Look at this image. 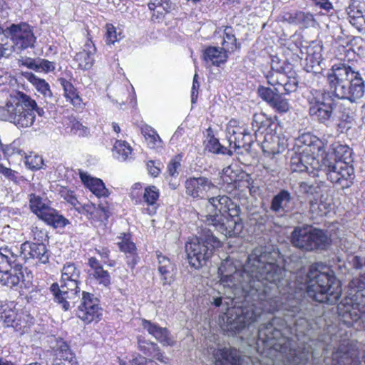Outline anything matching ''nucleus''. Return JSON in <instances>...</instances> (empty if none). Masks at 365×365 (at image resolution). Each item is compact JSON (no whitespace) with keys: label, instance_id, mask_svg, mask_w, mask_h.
<instances>
[{"label":"nucleus","instance_id":"obj_33","mask_svg":"<svg viewBox=\"0 0 365 365\" xmlns=\"http://www.w3.org/2000/svg\"><path fill=\"white\" fill-rule=\"evenodd\" d=\"M94 52L92 51L83 50L77 53L74 57V60L78 63V68L82 70L90 69L93 64Z\"/></svg>","mask_w":365,"mask_h":365},{"label":"nucleus","instance_id":"obj_31","mask_svg":"<svg viewBox=\"0 0 365 365\" xmlns=\"http://www.w3.org/2000/svg\"><path fill=\"white\" fill-rule=\"evenodd\" d=\"M331 150L334 155V158H332L333 161L347 162V163L353 162L352 150L348 145L336 143L331 145Z\"/></svg>","mask_w":365,"mask_h":365},{"label":"nucleus","instance_id":"obj_52","mask_svg":"<svg viewBox=\"0 0 365 365\" xmlns=\"http://www.w3.org/2000/svg\"><path fill=\"white\" fill-rule=\"evenodd\" d=\"M0 173L2 174L8 180H11L16 183L18 182L17 172L11 170V168L5 167L2 164H0Z\"/></svg>","mask_w":365,"mask_h":365},{"label":"nucleus","instance_id":"obj_18","mask_svg":"<svg viewBox=\"0 0 365 365\" xmlns=\"http://www.w3.org/2000/svg\"><path fill=\"white\" fill-rule=\"evenodd\" d=\"M272 123L269 119L265 120H262L260 121V125L259 130L264 129V139L262 142V149L264 152L270 153H279L283 152L286 148V145L284 142L282 143L279 142V137L273 133V129L272 128Z\"/></svg>","mask_w":365,"mask_h":365},{"label":"nucleus","instance_id":"obj_9","mask_svg":"<svg viewBox=\"0 0 365 365\" xmlns=\"http://www.w3.org/2000/svg\"><path fill=\"white\" fill-rule=\"evenodd\" d=\"M81 271L74 263H66L62 269L60 284L53 283L51 286L55 300L61 304L62 308L67 311L73 306L76 299L79 298L78 287Z\"/></svg>","mask_w":365,"mask_h":365},{"label":"nucleus","instance_id":"obj_51","mask_svg":"<svg viewBox=\"0 0 365 365\" xmlns=\"http://www.w3.org/2000/svg\"><path fill=\"white\" fill-rule=\"evenodd\" d=\"M142 133L147 140H150V143L153 145H155L157 140H160V138L156 131L150 126L146 125L142 128Z\"/></svg>","mask_w":365,"mask_h":365},{"label":"nucleus","instance_id":"obj_49","mask_svg":"<svg viewBox=\"0 0 365 365\" xmlns=\"http://www.w3.org/2000/svg\"><path fill=\"white\" fill-rule=\"evenodd\" d=\"M300 191L307 195H314L318 194L320 187L317 184H310L307 182H302L299 184Z\"/></svg>","mask_w":365,"mask_h":365},{"label":"nucleus","instance_id":"obj_19","mask_svg":"<svg viewBox=\"0 0 365 365\" xmlns=\"http://www.w3.org/2000/svg\"><path fill=\"white\" fill-rule=\"evenodd\" d=\"M266 78L269 85L277 86V88H279L284 94H289L297 90L299 82L297 78L292 75L286 74L285 71L267 74Z\"/></svg>","mask_w":365,"mask_h":365},{"label":"nucleus","instance_id":"obj_45","mask_svg":"<svg viewBox=\"0 0 365 365\" xmlns=\"http://www.w3.org/2000/svg\"><path fill=\"white\" fill-rule=\"evenodd\" d=\"M113 149L118 154L117 158L123 160H126L132 151L130 146L126 142L121 140L115 142Z\"/></svg>","mask_w":365,"mask_h":365},{"label":"nucleus","instance_id":"obj_17","mask_svg":"<svg viewBox=\"0 0 365 365\" xmlns=\"http://www.w3.org/2000/svg\"><path fill=\"white\" fill-rule=\"evenodd\" d=\"M230 122L227 131L229 134L228 140L230 145L234 144L235 150L243 148L248 152L254 142L253 137L249 130L244 127L234 126Z\"/></svg>","mask_w":365,"mask_h":365},{"label":"nucleus","instance_id":"obj_22","mask_svg":"<svg viewBox=\"0 0 365 365\" xmlns=\"http://www.w3.org/2000/svg\"><path fill=\"white\" fill-rule=\"evenodd\" d=\"M138 349L147 356L155 359L162 363L167 364L168 362V358L163 356L158 345L155 342L146 339L145 337L143 336L138 337Z\"/></svg>","mask_w":365,"mask_h":365},{"label":"nucleus","instance_id":"obj_37","mask_svg":"<svg viewBox=\"0 0 365 365\" xmlns=\"http://www.w3.org/2000/svg\"><path fill=\"white\" fill-rule=\"evenodd\" d=\"M344 269L350 272L352 269L361 270L365 267V258L358 255H349L344 262Z\"/></svg>","mask_w":365,"mask_h":365},{"label":"nucleus","instance_id":"obj_39","mask_svg":"<svg viewBox=\"0 0 365 365\" xmlns=\"http://www.w3.org/2000/svg\"><path fill=\"white\" fill-rule=\"evenodd\" d=\"M117 242L120 250L126 255L136 252V247L134 242L130 240L129 234L123 233L118 237Z\"/></svg>","mask_w":365,"mask_h":365},{"label":"nucleus","instance_id":"obj_27","mask_svg":"<svg viewBox=\"0 0 365 365\" xmlns=\"http://www.w3.org/2000/svg\"><path fill=\"white\" fill-rule=\"evenodd\" d=\"M22 314H18L15 310L9 308L0 314V324L4 327L21 330L26 327V322L22 319Z\"/></svg>","mask_w":365,"mask_h":365},{"label":"nucleus","instance_id":"obj_8","mask_svg":"<svg viewBox=\"0 0 365 365\" xmlns=\"http://www.w3.org/2000/svg\"><path fill=\"white\" fill-rule=\"evenodd\" d=\"M290 242L293 247L303 252H317L327 250L332 240L327 230L304 225L294 227Z\"/></svg>","mask_w":365,"mask_h":365},{"label":"nucleus","instance_id":"obj_29","mask_svg":"<svg viewBox=\"0 0 365 365\" xmlns=\"http://www.w3.org/2000/svg\"><path fill=\"white\" fill-rule=\"evenodd\" d=\"M80 177L82 182L96 196L108 197L109 195L108 190L101 179L91 178L84 173H81Z\"/></svg>","mask_w":365,"mask_h":365},{"label":"nucleus","instance_id":"obj_25","mask_svg":"<svg viewBox=\"0 0 365 365\" xmlns=\"http://www.w3.org/2000/svg\"><path fill=\"white\" fill-rule=\"evenodd\" d=\"M215 365H241L239 351L232 347L218 349L214 353Z\"/></svg>","mask_w":365,"mask_h":365},{"label":"nucleus","instance_id":"obj_56","mask_svg":"<svg viewBox=\"0 0 365 365\" xmlns=\"http://www.w3.org/2000/svg\"><path fill=\"white\" fill-rule=\"evenodd\" d=\"M198 75L197 73L195 74L193 77L192 86V93H191V101L192 103L196 102L198 90L200 88V83L197 81Z\"/></svg>","mask_w":365,"mask_h":365},{"label":"nucleus","instance_id":"obj_50","mask_svg":"<svg viewBox=\"0 0 365 365\" xmlns=\"http://www.w3.org/2000/svg\"><path fill=\"white\" fill-rule=\"evenodd\" d=\"M118 40L115 28L112 24H107L106 33V43L109 45L114 44Z\"/></svg>","mask_w":365,"mask_h":365},{"label":"nucleus","instance_id":"obj_57","mask_svg":"<svg viewBox=\"0 0 365 365\" xmlns=\"http://www.w3.org/2000/svg\"><path fill=\"white\" fill-rule=\"evenodd\" d=\"M159 165H160L159 163H156L153 160H150V161L148 162V163H147V168H148V170L149 173L152 176L157 177L159 175V173L160 172V169L159 168Z\"/></svg>","mask_w":365,"mask_h":365},{"label":"nucleus","instance_id":"obj_53","mask_svg":"<svg viewBox=\"0 0 365 365\" xmlns=\"http://www.w3.org/2000/svg\"><path fill=\"white\" fill-rule=\"evenodd\" d=\"M32 233L34 237V242H42L43 243L48 239L47 234L45 231L39 230L37 227H32Z\"/></svg>","mask_w":365,"mask_h":365},{"label":"nucleus","instance_id":"obj_34","mask_svg":"<svg viewBox=\"0 0 365 365\" xmlns=\"http://www.w3.org/2000/svg\"><path fill=\"white\" fill-rule=\"evenodd\" d=\"M56 359L74 361L76 359L74 354L69 349L68 345L63 341H57L56 345L53 347Z\"/></svg>","mask_w":365,"mask_h":365},{"label":"nucleus","instance_id":"obj_15","mask_svg":"<svg viewBox=\"0 0 365 365\" xmlns=\"http://www.w3.org/2000/svg\"><path fill=\"white\" fill-rule=\"evenodd\" d=\"M20 257L25 262L36 260V263L46 264L49 260V253L46 245L42 242H31L26 241L21 244Z\"/></svg>","mask_w":365,"mask_h":365},{"label":"nucleus","instance_id":"obj_32","mask_svg":"<svg viewBox=\"0 0 365 365\" xmlns=\"http://www.w3.org/2000/svg\"><path fill=\"white\" fill-rule=\"evenodd\" d=\"M16 252H14L11 249L6 247L0 248V263H7L11 269H13L16 264H21L20 260L22 257H20V251L16 247Z\"/></svg>","mask_w":365,"mask_h":365},{"label":"nucleus","instance_id":"obj_3","mask_svg":"<svg viewBox=\"0 0 365 365\" xmlns=\"http://www.w3.org/2000/svg\"><path fill=\"white\" fill-rule=\"evenodd\" d=\"M240 212V207L228 196L219 195L208 199L205 212L200 216L207 225L214 226L226 237H232L243 230Z\"/></svg>","mask_w":365,"mask_h":365},{"label":"nucleus","instance_id":"obj_5","mask_svg":"<svg viewBox=\"0 0 365 365\" xmlns=\"http://www.w3.org/2000/svg\"><path fill=\"white\" fill-rule=\"evenodd\" d=\"M296 145L299 152H295L290 159V169L296 173H313L319 170L321 160L316 158L322 152L325 153L323 142L310 133H304L296 139Z\"/></svg>","mask_w":365,"mask_h":365},{"label":"nucleus","instance_id":"obj_28","mask_svg":"<svg viewBox=\"0 0 365 365\" xmlns=\"http://www.w3.org/2000/svg\"><path fill=\"white\" fill-rule=\"evenodd\" d=\"M227 58V52L223 48L208 46L203 52V60L206 63H210L212 66H220L225 63Z\"/></svg>","mask_w":365,"mask_h":365},{"label":"nucleus","instance_id":"obj_4","mask_svg":"<svg viewBox=\"0 0 365 365\" xmlns=\"http://www.w3.org/2000/svg\"><path fill=\"white\" fill-rule=\"evenodd\" d=\"M304 286L308 297L319 303L334 304L342 292L341 282L332 270L322 272L314 265L306 275Z\"/></svg>","mask_w":365,"mask_h":365},{"label":"nucleus","instance_id":"obj_14","mask_svg":"<svg viewBox=\"0 0 365 365\" xmlns=\"http://www.w3.org/2000/svg\"><path fill=\"white\" fill-rule=\"evenodd\" d=\"M294 201L292 193L286 189H280L272 197L269 211L277 217L289 215L294 210Z\"/></svg>","mask_w":365,"mask_h":365},{"label":"nucleus","instance_id":"obj_24","mask_svg":"<svg viewBox=\"0 0 365 365\" xmlns=\"http://www.w3.org/2000/svg\"><path fill=\"white\" fill-rule=\"evenodd\" d=\"M283 21L289 24L299 26L300 28L312 26L315 20L314 16L309 12L302 11H291L284 13Z\"/></svg>","mask_w":365,"mask_h":365},{"label":"nucleus","instance_id":"obj_43","mask_svg":"<svg viewBox=\"0 0 365 365\" xmlns=\"http://www.w3.org/2000/svg\"><path fill=\"white\" fill-rule=\"evenodd\" d=\"M7 25L0 24V59L3 57L8 58L12 53V47H9L6 43H4L7 40V34H6Z\"/></svg>","mask_w":365,"mask_h":365},{"label":"nucleus","instance_id":"obj_26","mask_svg":"<svg viewBox=\"0 0 365 365\" xmlns=\"http://www.w3.org/2000/svg\"><path fill=\"white\" fill-rule=\"evenodd\" d=\"M142 325L150 334L153 336L162 344L165 346L173 344L170 332L166 328L160 327L157 324L152 323L146 319L143 320Z\"/></svg>","mask_w":365,"mask_h":365},{"label":"nucleus","instance_id":"obj_55","mask_svg":"<svg viewBox=\"0 0 365 365\" xmlns=\"http://www.w3.org/2000/svg\"><path fill=\"white\" fill-rule=\"evenodd\" d=\"M42 161L41 158L35 156L34 159L27 158L26 164L31 170H38L41 168Z\"/></svg>","mask_w":365,"mask_h":365},{"label":"nucleus","instance_id":"obj_41","mask_svg":"<svg viewBox=\"0 0 365 365\" xmlns=\"http://www.w3.org/2000/svg\"><path fill=\"white\" fill-rule=\"evenodd\" d=\"M59 81L63 88L65 97L69 99L73 103H76V101H80L79 96L73 84L65 78H60Z\"/></svg>","mask_w":365,"mask_h":365},{"label":"nucleus","instance_id":"obj_10","mask_svg":"<svg viewBox=\"0 0 365 365\" xmlns=\"http://www.w3.org/2000/svg\"><path fill=\"white\" fill-rule=\"evenodd\" d=\"M320 165L319 171L324 173L328 180L339 185L343 190L350 187L354 184L355 172L351 163L333 161L331 155L324 153Z\"/></svg>","mask_w":365,"mask_h":365},{"label":"nucleus","instance_id":"obj_46","mask_svg":"<svg viewBox=\"0 0 365 365\" xmlns=\"http://www.w3.org/2000/svg\"><path fill=\"white\" fill-rule=\"evenodd\" d=\"M258 95L260 98L266 101L269 105L273 101L278 92L272 90L270 88L259 86L257 90Z\"/></svg>","mask_w":365,"mask_h":365},{"label":"nucleus","instance_id":"obj_20","mask_svg":"<svg viewBox=\"0 0 365 365\" xmlns=\"http://www.w3.org/2000/svg\"><path fill=\"white\" fill-rule=\"evenodd\" d=\"M24 76L43 95L46 103L51 107L57 103L58 97L53 94L49 84L44 79L37 77L31 72H25Z\"/></svg>","mask_w":365,"mask_h":365},{"label":"nucleus","instance_id":"obj_61","mask_svg":"<svg viewBox=\"0 0 365 365\" xmlns=\"http://www.w3.org/2000/svg\"><path fill=\"white\" fill-rule=\"evenodd\" d=\"M126 259L128 267L133 269L139 260V257L138 256L137 252H135L126 255Z\"/></svg>","mask_w":365,"mask_h":365},{"label":"nucleus","instance_id":"obj_42","mask_svg":"<svg viewBox=\"0 0 365 365\" xmlns=\"http://www.w3.org/2000/svg\"><path fill=\"white\" fill-rule=\"evenodd\" d=\"M160 192L157 187L150 185L145 188L143 201L150 206H154L159 198Z\"/></svg>","mask_w":365,"mask_h":365},{"label":"nucleus","instance_id":"obj_13","mask_svg":"<svg viewBox=\"0 0 365 365\" xmlns=\"http://www.w3.org/2000/svg\"><path fill=\"white\" fill-rule=\"evenodd\" d=\"M185 193L193 199H205L209 192L217 189V186L209 178L200 175L190 177L185 182Z\"/></svg>","mask_w":365,"mask_h":365},{"label":"nucleus","instance_id":"obj_47","mask_svg":"<svg viewBox=\"0 0 365 365\" xmlns=\"http://www.w3.org/2000/svg\"><path fill=\"white\" fill-rule=\"evenodd\" d=\"M30 207L32 212L39 217L43 210L47 209L48 207L42 202L39 197L34 196L30 200Z\"/></svg>","mask_w":365,"mask_h":365},{"label":"nucleus","instance_id":"obj_58","mask_svg":"<svg viewBox=\"0 0 365 365\" xmlns=\"http://www.w3.org/2000/svg\"><path fill=\"white\" fill-rule=\"evenodd\" d=\"M180 166L179 161L172 160L168 165V172L170 176L178 174V169Z\"/></svg>","mask_w":365,"mask_h":365},{"label":"nucleus","instance_id":"obj_16","mask_svg":"<svg viewBox=\"0 0 365 365\" xmlns=\"http://www.w3.org/2000/svg\"><path fill=\"white\" fill-rule=\"evenodd\" d=\"M334 365H359V351L349 341L340 342L338 348L333 352Z\"/></svg>","mask_w":365,"mask_h":365},{"label":"nucleus","instance_id":"obj_44","mask_svg":"<svg viewBox=\"0 0 365 365\" xmlns=\"http://www.w3.org/2000/svg\"><path fill=\"white\" fill-rule=\"evenodd\" d=\"M74 202L71 203L74 205L75 210L80 214L86 215L88 219L93 218L96 207L94 204L88 202L86 204H81L76 199H74Z\"/></svg>","mask_w":365,"mask_h":365},{"label":"nucleus","instance_id":"obj_35","mask_svg":"<svg viewBox=\"0 0 365 365\" xmlns=\"http://www.w3.org/2000/svg\"><path fill=\"white\" fill-rule=\"evenodd\" d=\"M222 45L223 46L222 48L225 49L227 52H232L240 47V44L238 45L237 43V38L232 27H225Z\"/></svg>","mask_w":365,"mask_h":365},{"label":"nucleus","instance_id":"obj_59","mask_svg":"<svg viewBox=\"0 0 365 365\" xmlns=\"http://www.w3.org/2000/svg\"><path fill=\"white\" fill-rule=\"evenodd\" d=\"M284 71V67L283 66L279 65V62H278L277 61L272 59L271 64V71H269L267 74H273L275 73H282Z\"/></svg>","mask_w":365,"mask_h":365},{"label":"nucleus","instance_id":"obj_21","mask_svg":"<svg viewBox=\"0 0 365 365\" xmlns=\"http://www.w3.org/2000/svg\"><path fill=\"white\" fill-rule=\"evenodd\" d=\"M350 24L359 32H365V9L356 0H351L346 9Z\"/></svg>","mask_w":365,"mask_h":365},{"label":"nucleus","instance_id":"obj_64","mask_svg":"<svg viewBox=\"0 0 365 365\" xmlns=\"http://www.w3.org/2000/svg\"><path fill=\"white\" fill-rule=\"evenodd\" d=\"M143 362H145L144 356L138 354L130 360L129 364H127L126 362H120V365H142Z\"/></svg>","mask_w":365,"mask_h":365},{"label":"nucleus","instance_id":"obj_36","mask_svg":"<svg viewBox=\"0 0 365 365\" xmlns=\"http://www.w3.org/2000/svg\"><path fill=\"white\" fill-rule=\"evenodd\" d=\"M205 151H207L214 154H227L228 155H232V151L227 150V148L222 146L218 139L214 136L210 137L209 140L205 143Z\"/></svg>","mask_w":365,"mask_h":365},{"label":"nucleus","instance_id":"obj_54","mask_svg":"<svg viewBox=\"0 0 365 365\" xmlns=\"http://www.w3.org/2000/svg\"><path fill=\"white\" fill-rule=\"evenodd\" d=\"M39 71H44L46 73L53 71L55 69V63L46 59L38 58Z\"/></svg>","mask_w":365,"mask_h":365},{"label":"nucleus","instance_id":"obj_62","mask_svg":"<svg viewBox=\"0 0 365 365\" xmlns=\"http://www.w3.org/2000/svg\"><path fill=\"white\" fill-rule=\"evenodd\" d=\"M38 58L36 59H32V58H27L26 59L24 64L26 66L29 68L34 70L36 71H39V67H38Z\"/></svg>","mask_w":365,"mask_h":365},{"label":"nucleus","instance_id":"obj_6","mask_svg":"<svg viewBox=\"0 0 365 365\" xmlns=\"http://www.w3.org/2000/svg\"><path fill=\"white\" fill-rule=\"evenodd\" d=\"M35 112L39 116L44 115L43 108L38 107L35 100L21 91L11 95L4 107H0V115L19 128L31 126L35 120Z\"/></svg>","mask_w":365,"mask_h":365},{"label":"nucleus","instance_id":"obj_38","mask_svg":"<svg viewBox=\"0 0 365 365\" xmlns=\"http://www.w3.org/2000/svg\"><path fill=\"white\" fill-rule=\"evenodd\" d=\"M275 91L278 92L277 95L274 98L273 101L269 105L275 111L279 113H286L289 109V104L288 100L282 97L284 94L279 88H275Z\"/></svg>","mask_w":365,"mask_h":365},{"label":"nucleus","instance_id":"obj_40","mask_svg":"<svg viewBox=\"0 0 365 365\" xmlns=\"http://www.w3.org/2000/svg\"><path fill=\"white\" fill-rule=\"evenodd\" d=\"M175 4L170 0H151L148 4L150 10H156L158 14L170 12L174 9Z\"/></svg>","mask_w":365,"mask_h":365},{"label":"nucleus","instance_id":"obj_23","mask_svg":"<svg viewBox=\"0 0 365 365\" xmlns=\"http://www.w3.org/2000/svg\"><path fill=\"white\" fill-rule=\"evenodd\" d=\"M156 255L161 282L163 285H170L174 281L175 265L168 257L163 255L161 252H157Z\"/></svg>","mask_w":365,"mask_h":365},{"label":"nucleus","instance_id":"obj_60","mask_svg":"<svg viewBox=\"0 0 365 365\" xmlns=\"http://www.w3.org/2000/svg\"><path fill=\"white\" fill-rule=\"evenodd\" d=\"M230 302H232V299H231L230 298H223L222 297L213 298V304L216 307H220V306L225 305V306H226V309L227 308H230L229 304H230Z\"/></svg>","mask_w":365,"mask_h":365},{"label":"nucleus","instance_id":"obj_48","mask_svg":"<svg viewBox=\"0 0 365 365\" xmlns=\"http://www.w3.org/2000/svg\"><path fill=\"white\" fill-rule=\"evenodd\" d=\"M93 277L98 280L100 284H103L105 287L110 284V276L108 271L104 270L103 268L98 271H95L91 274Z\"/></svg>","mask_w":365,"mask_h":365},{"label":"nucleus","instance_id":"obj_1","mask_svg":"<svg viewBox=\"0 0 365 365\" xmlns=\"http://www.w3.org/2000/svg\"><path fill=\"white\" fill-rule=\"evenodd\" d=\"M274 260L266 247H257L249 255L243 270L236 273L245 300L240 306L227 309L226 321L221 329L228 336L240 335L264 318L266 313L282 312L284 318L274 317L267 324L261 325L257 331V344L282 354L289 351L293 356V365H304L308 360L307 356H298L295 350L291 349L287 334L292 324L297 327L304 323L309 325L308 321L301 317L296 301L294 304L282 302L279 283L284 270Z\"/></svg>","mask_w":365,"mask_h":365},{"label":"nucleus","instance_id":"obj_12","mask_svg":"<svg viewBox=\"0 0 365 365\" xmlns=\"http://www.w3.org/2000/svg\"><path fill=\"white\" fill-rule=\"evenodd\" d=\"M81 303L76 309V316L86 324L98 322L102 315L99 300L90 292H82Z\"/></svg>","mask_w":365,"mask_h":365},{"label":"nucleus","instance_id":"obj_7","mask_svg":"<svg viewBox=\"0 0 365 365\" xmlns=\"http://www.w3.org/2000/svg\"><path fill=\"white\" fill-rule=\"evenodd\" d=\"M220 246V240L212 230L202 227L195 237L185 245V251L190 265L198 269L205 266L211 258L214 250Z\"/></svg>","mask_w":365,"mask_h":365},{"label":"nucleus","instance_id":"obj_30","mask_svg":"<svg viewBox=\"0 0 365 365\" xmlns=\"http://www.w3.org/2000/svg\"><path fill=\"white\" fill-rule=\"evenodd\" d=\"M39 218L55 228L63 227L69 222L63 216L58 215L56 210L51 207L43 210Z\"/></svg>","mask_w":365,"mask_h":365},{"label":"nucleus","instance_id":"obj_11","mask_svg":"<svg viewBox=\"0 0 365 365\" xmlns=\"http://www.w3.org/2000/svg\"><path fill=\"white\" fill-rule=\"evenodd\" d=\"M6 34L7 39L9 38L13 43V46H10L12 47V51L14 48L19 51L33 48L36 41L33 27L26 22L9 24L6 27Z\"/></svg>","mask_w":365,"mask_h":365},{"label":"nucleus","instance_id":"obj_63","mask_svg":"<svg viewBox=\"0 0 365 365\" xmlns=\"http://www.w3.org/2000/svg\"><path fill=\"white\" fill-rule=\"evenodd\" d=\"M314 1L317 6L327 11H329L333 7L329 0H314Z\"/></svg>","mask_w":365,"mask_h":365},{"label":"nucleus","instance_id":"obj_2","mask_svg":"<svg viewBox=\"0 0 365 365\" xmlns=\"http://www.w3.org/2000/svg\"><path fill=\"white\" fill-rule=\"evenodd\" d=\"M329 91L311 89L307 97L309 114L328 126L334 118L335 98L360 103L365 96V81L361 73L346 63H335L327 73Z\"/></svg>","mask_w":365,"mask_h":365}]
</instances>
